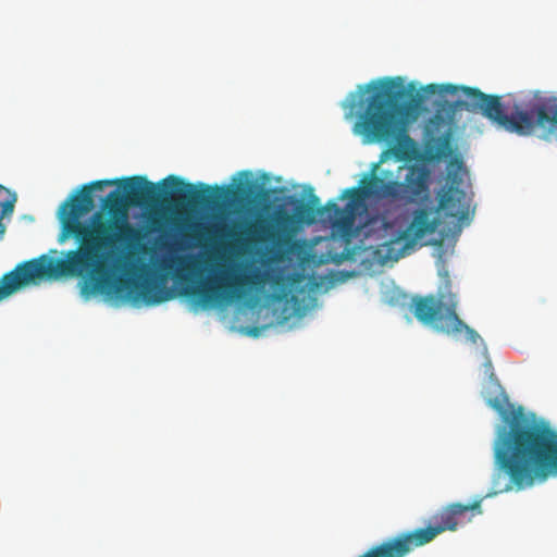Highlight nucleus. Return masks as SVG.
<instances>
[{
    "mask_svg": "<svg viewBox=\"0 0 557 557\" xmlns=\"http://www.w3.org/2000/svg\"><path fill=\"white\" fill-rule=\"evenodd\" d=\"M430 170L422 164H412L408 166L405 181L403 183H385V198L400 197L408 201H414L421 198L422 201L432 202L430 196Z\"/></svg>",
    "mask_w": 557,
    "mask_h": 557,
    "instance_id": "4468645a",
    "label": "nucleus"
},
{
    "mask_svg": "<svg viewBox=\"0 0 557 557\" xmlns=\"http://www.w3.org/2000/svg\"><path fill=\"white\" fill-rule=\"evenodd\" d=\"M249 283L248 276L231 275L221 268L219 275L200 282L198 285L185 286L181 294L196 300L202 308H208L240 300L246 295L245 287Z\"/></svg>",
    "mask_w": 557,
    "mask_h": 557,
    "instance_id": "9d476101",
    "label": "nucleus"
},
{
    "mask_svg": "<svg viewBox=\"0 0 557 557\" xmlns=\"http://www.w3.org/2000/svg\"><path fill=\"white\" fill-rule=\"evenodd\" d=\"M443 209L434 202L422 201L411 211L410 222L396 237L385 240V263L396 262L410 255L426 236L433 235L442 224Z\"/></svg>",
    "mask_w": 557,
    "mask_h": 557,
    "instance_id": "1a4fd4ad",
    "label": "nucleus"
},
{
    "mask_svg": "<svg viewBox=\"0 0 557 557\" xmlns=\"http://www.w3.org/2000/svg\"><path fill=\"white\" fill-rule=\"evenodd\" d=\"M45 265V255L18 263L0 277V302L30 285L49 278Z\"/></svg>",
    "mask_w": 557,
    "mask_h": 557,
    "instance_id": "ddd939ff",
    "label": "nucleus"
},
{
    "mask_svg": "<svg viewBox=\"0 0 557 557\" xmlns=\"http://www.w3.org/2000/svg\"><path fill=\"white\" fill-rule=\"evenodd\" d=\"M239 175L246 178H249L251 176V172L249 171H242L239 172Z\"/></svg>",
    "mask_w": 557,
    "mask_h": 557,
    "instance_id": "aec40b11",
    "label": "nucleus"
},
{
    "mask_svg": "<svg viewBox=\"0 0 557 557\" xmlns=\"http://www.w3.org/2000/svg\"><path fill=\"white\" fill-rule=\"evenodd\" d=\"M482 499L463 505L453 503L443 507L431 518V523L425 528L403 532L395 537L385 541V557H405L413 549L431 543L445 531H456L460 519L471 512L481 515Z\"/></svg>",
    "mask_w": 557,
    "mask_h": 557,
    "instance_id": "423d86ee",
    "label": "nucleus"
},
{
    "mask_svg": "<svg viewBox=\"0 0 557 557\" xmlns=\"http://www.w3.org/2000/svg\"><path fill=\"white\" fill-rule=\"evenodd\" d=\"M119 181L122 183L125 201L131 206L157 203L176 207L212 206L247 195V188L243 183L237 184L236 187L216 185L212 187L201 183L196 187L175 175H169L159 185L139 175Z\"/></svg>",
    "mask_w": 557,
    "mask_h": 557,
    "instance_id": "20e7f679",
    "label": "nucleus"
},
{
    "mask_svg": "<svg viewBox=\"0 0 557 557\" xmlns=\"http://www.w3.org/2000/svg\"><path fill=\"white\" fill-rule=\"evenodd\" d=\"M484 368L485 374L488 376V386L484 392V398L491 408L505 416L509 406V398L497 380L490 359L484 362Z\"/></svg>",
    "mask_w": 557,
    "mask_h": 557,
    "instance_id": "f3484780",
    "label": "nucleus"
},
{
    "mask_svg": "<svg viewBox=\"0 0 557 557\" xmlns=\"http://www.w3.org/2000/svg\"><path fill=\"white\" fill-rule=\"evenodd\" d=\"M341 106L346 120L355 119L352 132L364 145L383 143V77L358 85Z\"/></svg>",
    "mask_w": 557,
    "mask_h": 557,
    "instance_id": "39448f33",
    "label": "nucleus"
},
{
    "mask_svg": "<svg viewBox=\"0 0 557 557\" xmlns=\"http://www.w3.org/2000/svg\"><path fill=\"white\" fill-rule=\"evenodd\" d=\"M359 557H383V543L376 545L371 550L367 552L366 554Z\"/></svg>",
    "mask_w": 557,
    "mask_h": 557,
    "instance_id": "6ab92c4d",
    "label": "nucleus"
},
{
    "mask_svg": "<svg viewBox=\"0 0 557 557\" xmlns=\"http://www.w3.org/2000/svg\"><path fill=\"white\" fill-rule=\"evenodd\" d=\"M465 174L467 171L462 159L458 156L451 158L447 164V181L450 185L438 194L440 208L443 209L444 215L455 218L459 223L468 221L470 214V201L465 190L460 188Z\"/></svg>",
    "mask_w": 557,
    "mask_h": 557,
    "instance_id": "f8f14e48",
    "label": "nucleus"
},
{
    "mask_svg": "<svg viewBox=\"0 0 557 557\" xmlns=\"http://www.w3.org/2000/svg\"><path fill=\"white\" fill-rule=\"evenodd\" d=\"M412 297L405 293L400 287L396 286L394 281L385 284V304L391 308L405 312L410 309Z\"/></svg>",
    "mask_w": 557,
    "mask_h": 557,
    "instance_id": "a211bd4d",
    "label": "nucleus"
},
{
    "mask_svg": "<svg viewBox=\"0 0 557 557\" xmlns=\"http://www.w3.org/2000/svg\"><path fill=\"white\" fill-rule=\"evenodd\" d=\"M382 163L383 152L358 186L342 191L338 200H347L343 209L334 200L320 206V198L311 194L307 203L298 202L294 213L281 206L271 220L257 219L248 223L240 234L232 231L227 236L236 242L244 237L255 243L281 244L292 238L300 223L312 224L319 218L330 223L345 244L341 252L331 256L332 260L337 264L355 262L359 273L373 275L383 267V213H371L369 205L383 196V177L376 175Z\"/></svg>",
    "mask_w": 557,
    "mask_h": 557,
    "instance_id": "f03ea898",
    "label": "nucleus"
},
{
    "mask_svg": "<svg viewBox=\"0 0 557 557\" xmlns=\"http://www.w3.org/2000/svg\"><path fill=\"white\" fill-rule=\"evenodd\" d=\"M484 117L509 133L528 136L536 126L557 125V104L535 103L527 110L515 104L508 114L500 96L484 94Z\"/></svg>",
    "mask_w": 557,
    "mask_h": 557,
    "instance_id": "0eeeda50",
    "label": "nucleus"
},
{
    "mask_svg": "<svg viewBox=\"0 0 557 557\" xmlns=\"http://www.w3.org/2000/svg\"><path fill=\"white\" fill-rule=\"evenodd\" d=\"M423 95L414 82L401 76L385 77V119L387 121H417L422 109Z\"/></svg>",
    "mask_w": 557,
    "mask_h": 557,
    "instance_id": "9b49d317",
    "label": "nucleus"
},
{
    "mask_svg": "<svg viewBox=\"0 0 557 557\" xmlns=\"http://www.w3.org/2000/svg\"><path fill=\"white\" fill-rule=\"evenodd\" d=\"M385 120V141L388 150H385V159L391 152L398 161L411 162L422 158L418 144L409 136V126L416 121H387Z\"/></svg>",
    "mask_w": 557,
    "mask_h": 557,
    "instance_id": "2eb2a0df",
    "label": "nucleus"
},
{
    "mask_svg": "<svg viewBox=\"0 0 557 557\" xmlns=\"http://www.w3.org/2000/svg\"><path fill=\"white\" fill-rule=\"evenodd\" d=\"M389 226H391V224H389L387 221H385V224H384L385 233L387 232V230L389 228Z\"/></svg>",
    "mask_w": 557,
    "mask_h": 557,
    "instance_id": "412c9836",
    "label": "nucleus"
},
{
    "mask_svg": "<svg viewBox=\"0 0 557 557\" xmlns=\"http://www.w3.org/2000/svg\"><path fill=\"white\" fill-rule=\"evenodd\" d=\"M443 124V120L435 116L430 119L425 126L424 159L426 161H441L453 153L449 133L434 136V132L438 131Z\"/></svg>",
    "mask_w": 557,
    "mask_h": 557,
    "instance_id": "dca6fc26",
    "label": "nucleus"
},
{
    "mask_svg": "<svg viewBox=\"0 0 557 557\" xmlns=\"http://www.w3.org/2000/svg\"><path fill=\"white\" fill-rule=\"evenodd\" d=\"M410 309L420 323L431 326L437 332L447 335L465 333L467 341L472 344H476L480 339L476 331L458 317L455 294L413 296Z\"/></svg>",
    "mask_w": 557,
    "mask_h": 557,
    "instance_id": "6e6552de",
    "label": "nucleus"
},
{
    "mask_svg": "<svg viewBox=\"0 0 557 557\" xmlns=\"http://www.w3.org/2000/svg\"><path fill=\"white\" fill-rule=\"evenodd\" d=\"M493 495L522 491L557 476V431L545 421L515 416L494 446Z\"/></svg>",
    "mask_w": 557,
    "mask_h": 557,
    "instance_id": "7ed1b4c3",
    "label": "nucleus"
},
{
    "mask_svg": "<svg viewBox=\"0 0 557 557\" xmlns=\"http://www.w3.org/2000/svg\"><path fill=\"white\" fill-rule=\"evenodd\" d=\"M116 184H120L119 180L90 182L63 203L58 240L63 243L73 238L77 248L69 250L65 259L45 255L48 277H84L82 294L85 296L114 295L124 300L143 301L147 306L168 301L174 297V293L166 287L164 277L149 274L112 275L119 247L138 238V231L127 221L124 194L115 189L104 198L102 207L110 216L98 211L88 220H82L95 208L92 191Z\"/></svg>",
    "mask_w": 557,
    "mask_h": 557,
    "instance_id": "f257e3e1",
    "label": "nucleus"
}]
</instances>
